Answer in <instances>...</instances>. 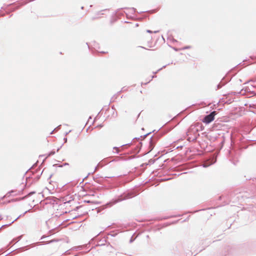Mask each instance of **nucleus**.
<instances>
[{"label":"nucleus","mask_w":256,"mask_h":256,"mask_svg":"<svg viewBox=\"0 0 256 256\" xmlns=\"http://www.w3.org/2000/svg\"><path fill=\"white\" fill-rule=\"evenodd\" d=\"M216 113H210V114L206 116L202 120V122L208 124L214 120L215 114Z\"/></svg>","instance_id":"f257e3e1"},{"label":"nucleus","mask_w":256,"mask_h":256,"mask_svg":"<svg viewBox=\"0 0 256 256\" xmlns=\"http://www.w3.org/2000/svg\"><path fill=\"white\" fill-rule=\"evenodd\" d=\"M10 196V193H8V194H6L4 196V198H8V197H9V196Z\"/></svg>","instance_id":"f03ea898"}]
</instances>
